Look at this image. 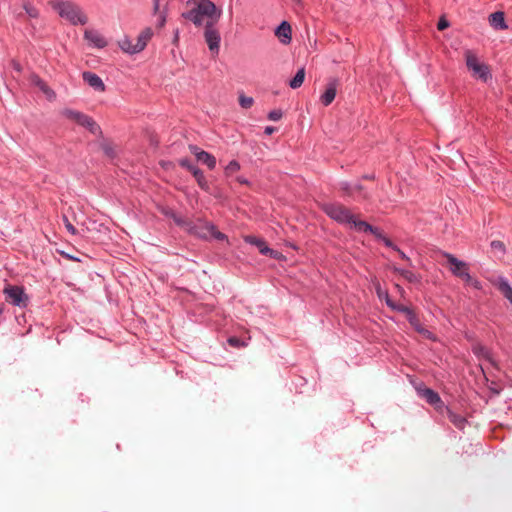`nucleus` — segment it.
<instances>
[{
  "mask_svg": "<svg viewBox=\"0 0 512 512\" xmlns=\"http://www.w3.org/2000/svg\"><path fill=\"white\" fill-rule=\"evenodd\" d=\"M166 22V16L164 14H161L158 20V26L163 27Z\"/></svg>",
  "mask_w": 512,
  "mask_h": 512,
  "instance_id": "nucleus-44",
  "label": "nucleus"
},
{
  "mask_svg": "<svg viewBox=\"0 0 512 512\" xmlns=\"http://www.w3.org/2000/svg\"><path fill=\"white\" fill-rule=\"evenodd\" d=\"M304 79H305V68L301 67L300 69H298L295 76L290 80L289 86L292 89H297L302 86Z\"/></svg>",
  "mask_w": 512,
  "mask_h": 512,
  "instance_id": "nucleus-28",
  "label": "nucleus"
},
{
  "mask_svg": "<svg viewBox=\"0 0 512 512\" xmlns=\"http://www.w3.org/2000/svg\"><path fill=\"white\" fill-rule=\"evenodd\" d=\"M437 26L439 30H444L449 26V23L445 19H440Z\"/></svg>",
  "mask_w": 512,
  "mask_h": 512,
  "instance_id": "nucleus-43",
  "label": "nucleus"
},
{
  "mask_svg": "<svg viewBox=\"0 0 512 512\" xmlns=\"http://www.w3.org/2000/svg\"><path fill=\"white\" fill-rule=\"evenodd\" d=\"M23 9L30 18L36 19L40 15L38 8H36L30 1L23 2Z\"/></svg>",
  "mask_w": 512,
  "mask_h": 512,
  "instance_id": "nucleus-30",
  "label": "nucleus"
},
{
  "mask_svg": "<svg viewBox=\"0 0 512 512\" xmlns=\"http://www.w3.org/2000/svg\"><path fill=\"white\" fill-rule=\"evenodd\" d=\"M171 217L173 218L174 222L178 225V226H182V227H185V229L187 230V223L185 220H183L181 217L177 216L176 214L172 213L171 214Z\"/></svg>",
  "mask_w": 512,
  "mask_h": 512,
  "instance_id": "nucleus-39",
  "label": "nucleus"
},
{
  "mask_svg": "<svg viewBox=\"0 0 512 512\" xmlns=\"http://www.w3.org/2000/svg\"><path fill=\"white\" fill-rule=\"evenodd\" d=\"M394 271L396 273H398L399 275H401L404 279H406L410 283H416L419 281V277L411 270L395 267Z\"/></svg>",
  "mask_w": 512,
  "mask_h": 512,
  "instance_id": "nucleus-29",
  "label": "nucleus"
},
{
  "mask_svg": "<svg viewBox=\"0 0 512 512\" xmlns=\"http://www.w3.org/2000/svg\"><path fill=\"white\" fill-rule=\"evenodd\" d=\"M187 4L194 6L184 12L182 17L191 21L196 27L202 26L205 18L207 22H218L222 15V10L210 0H188Z\"/></svg>",
  "mask_w": 512,
  "mask_h": 512,
  "instance_id": "nucleus-1",
  "label": "nucleus"
},
{
  "mask_svg": "<svg viewBox=\"0 0 512 512\" xmlns=\"http://www.w3.org/2000/svg\"><path fill=\"white\" fill-rule=\"evenodd\" d=\"M375 291L379 300L384 301L391 310L396 311L401 306L390 298L388 291L383 289L379 282L375 283Z\"/></svg>",
  "mask_w": 512,
  "mask_h": 512,
  "instance_id": "nucleus-19",
  "label": "nucleus"
},
{
  "mask_svg": "<svg viewBox=\"0 0 512 512\" xmlns=\"http://www.w3.org/2000/svg\"><path fill=\"white\" fill-rule=\"evenodd\" d=\"M497 286L504 297L512 304V287L508 281L504 277H499Z\"/></svg>",
  "mask_w": 512,
  "mask_h": 512,
  "instance_id": "nucleus-26",
  "label": "nucleus"
},
{
  "mask_svg": "<svg viewBox=\"0 0 512 512\" xmlns=\"http://www.w3.org/2000/svg\"><path fill=\"white\" fill-rule=\"evenodd\" d=\"M340 189L347 195L352 196L356 192H361L363 189V186L359 183L351 184L349 182H341L340 183Z\"/></svg>",
  "mask_w": 512,
  "mask_h": 512,
  "instance_id": "nucleus-27",
  "label": "nucleus"
},
{
  "mask_svg": "<svg viewBox=\"0 0 512 512\" xmlns=\"http://www.w3.org/2000/svg\"><path fill=\"white\" fill-rule=\"evenodd\" d=\"M465 63L473 78L488 82L491 78L489 66L480 61L473 50L467 49L464 52Z\"/></svg>",
  "mask_w": 512,
  "mask_h": 512,
  "instance_id": "nucleus-5",
  "label": "nucleus"
},
{
  "mask_svg": "<svg viewBox=\"0 0 512 512\" xmlns=\"http://www.w3.org/2000/svg\"><path fill=\"white\" fill-rule=\"evenodd\" d=\"M396 252H398L399 256L405 260L406 262H408L409 265H412L411 263V259L398 247V250H396Z\"/></svg>",
  "mask_w": 512,
  "mask_h": 512,
  "instance_id": "nucleus-42",
  "label": "nucleus"
},
{
  "mask_svg": "<svg viewBox=\"0 0 512 512\" xmlns=\"http://www.w3.org/2000/svg\"><path fill=\"white\" fill-rule=\"evenodd\" d=\"M418 396L425 399L426 402L432 405L438 412L443 413L446 405L442 401L440 395L431 388L419 386L416 388Z\"/></svg>",
  "mask_w": 512,
  "mask_h": 512,
  "instance_id": "nucleus-11",
  "label": "nucleus"
},
{
  "mask_svg": "<svg viewBox=\"0 0 512 512\" xmlns=\"http://www.w3.org/2000/svg\"><path fill=\"white\" fill-rule=\"evenodd\" d=\"M187 231L191 235L201 239H208L209 237H213L219 241H224L227 239V236L224 233L218 231L213 223L203 219H197L194 222L187 223Z\"/></svg>",
  "mask_w": 512,
  "mask_h": 512,
  "instance_id": "nucleus-4",
  "label": "nucleus"
},
{
  "mask_svg": "<svg viewBox=\"0 0 512 512\" xmlns=\"http://www.w3.org/2000/svg\"><path fill=\"white\" fill-rule=\"evenodd\" d=\"M274 131H275V128H274V127H272V126H267V127L265 128V131H264V132H265V134H266V135H271Z\"/></svg>",
  "mask_w": 512,
  "mask_h": 512,
  "instance_id": "nucleus-46",
  "label": "nucleus"
},
{
  "mask_svg": "<svg viewBox=\"0 0 512 512\" xmlns=\"http://www.w3.org/2000/svg\"><path fill=\"white\" fill-rule=\"evenodd\" d=\"M30 81L34 86L38 87L49 100L55 99V92L37 74H32L30 76Z\"/></svg>",
  "mask_w": 512,
  "mask_h": 512,
  "instance_id": "nucleus-18",
  "label": "nucleus"
},
{
  "mask_svg": "<svg viewBox=\"0 0 512 512\" xmlns=\"http://www.w3.org/2000/svg\"><path fill=\"white\" fill-rule=\"evenodd\" d=\"M3 293L6 296V300L14 306L25 308L28 305L29 298L23 287L9 285L4 288Z\"/></svg>",
  "mask_w": 512,
  "mask_h": 512,
  "instance_id": "nucleus-8",
  "label": "nucleus"
},
{
  "mask_svg": "<svg viewBox=\"0 0 512 512\" xmlns=\"http://www.w3.org/2000/svg\"><path fill=\"white\" fill-rule=\"evenodd\" d=\"M50 5L61 18L71 25H85L88 22V17L82 8L70 0H54L50 2Z\"/></svg>",
  "mask_w": 512,
  "mask_h": 512,
  "instance_id": "nucleus-2",
  "label": "nucleus"
},
{
  "mask_svg": "<svg viewBox=\"0 0 512 512\" xmlns=\"http://www.w3.org/2000/svg\"><path fill=\"white\" fill-rule=\"evenodd\" d=\"M62 114L75 121L77 124L87 128L92 134L100 135L102 133L100 126L90 116L76 110L65 109Z\"/></svg>",
  "mask_w": 512,
  "mask_h": 512,
  "instance_id": "nucleus-7",
  "label": "nucleus"
},
{
  "mask_svg": "<svg viewBox=\"0 0 512 512\" xmlns=\"http://www.w3.org/2000/svg\"><path fill=\"white\" fill-rule=\"evenodd\" d=\"M254 103V99L252 97L246 96L243 93L239 95V104L244 109H249L252 107Z\"/></svg>",
  "mask_w": 512,
  "mask_h": 512,
  "instance_id": "nucleus-32",
  "label": "nucleus"
},
{
  "mask_svg": "<svg viewBox=\"0 0 512 512\" xmlns=\"http://www.w3.org/2000/svg\"><path fill=\"white\" fill-rule=\"evenodd\" d=\"M443 256L446 258L447 263L449 264L450 272L458 278L462 280H469V266L466 262L459 260L453 254L444 252Z\"/></svg>",
  "mask_w": 512,
  "mask_h": 512,
  "instance_id": "nucleus-9",
  "label": "nucleus"
},
{
  "mask_svg": "<svg viewBox=\"0 0 512 512\" xmlns=\"http://www.w3.org/2000/svg\"><path fill=\"white\" fill-rule=\"evenodd\" d=\"M276 36L283 44H289L291 42V26L287 21H283L275 31Z\"/></svg>",
  "mask_w": 512,
  "mask_h": 512,
  "instance_id": "nucleus-22",
  "label": "nucleus"
},
{
  "mask_svg": "<svg viewBox=\"0 0 512 512\" xmlns=\"http://www.w3.org/2000/svg\"><path fill=\"white\" fill-rule=\"evenodd\" d=\"M489 24L495 30H506L508 25L505 21V15L502 11H496L489 16Z\"/></svg>",
  "mask_w": 512,
  "mask_h": 512,
  "instance_id": "nucleus-20",
  "label": "nucleus"
},
{
  "mask_svg": "<svg viewBox=\"0 0 512 512\" xmlns=\"http://www.w3.org/2000/svg\"><path fill=\"white\" fill-rule=\"evenodd\" d=\"M339 82L337 79H330L326 85L325 91L320 96V101L324 106H329L335 99Z\"/></svg>",
  "mask_w": 512,
  "mask_h": 512,
  "instance_id": "nucleus-15",
  "label": "nucleus"
},
{
  "mask_svg": "<svg viewBox=\"0 0 512 512\" xmlns=\"http://www.w3.org/2000/svg\"><path fill=\"white\" fill-rule=\"evenodd\" d=\"M491 247L495 250H498L502 253L505 252V246L503 244V242L499 241V240H494L491 242Z\"/></svg>",
  "mask_w": 512,
  "mask_h": 512,
  "instance_id": "nucleus-38",
  "label": "nucleus"
},
{
  "mask_svg": "<svg viewBox=\"0 0 512 512\" xmlns=\"http://www.w3.org/2000/svg\"><path fill=\"white\" fill-rule=\"evenodd\" d=\"M240 170V164L236 160H231L224 169L226 176H231L235 172Z\"/></svg>",
  "mask_w": 512,
  "mask_h": 512,
  "instance_id": "nucleus-31",
  "label": "nucleus"
},
{
  "mask_svg": "<svg viewBox=\"0 0 512 512\" xmlns=\"http://www.w3.org/2000/svg\"><path fill=\"white\" fill-rule=\"evenodd\" d=\"M217 22H206L204 29V38L212 53L218 54L221 42V36L216 28Z\"/></svg>",
  "mask_w": 512,
  "mask_h": 512,
  "instance_id": "nucleus-10",
  "label": "nucleus"
},
{
  "mask_svg": "<svg viewBox=\"0 0 512 512\" xmlns=\"http://www.w3.org/2000/svg\"><path fill=\"white\" fill-rule=\"evenodd\" d=\"M323 211L339 224L350 225L354 214L340 203H327L323 205Z\"/></svg>",
  "mask_w": 512,
  "mask_h": 512,
  "instance_id": "nucleus-6",
  "label": "nucleus"
},
{
  "mask_svg": "<svg viewBox=\"0 0 512 512\" xmlns=\"http://www.w3.org/2000/svg\"><path fill=\"white\" fill-rule=\"evenodd\" d=\"M298 8H302V1L301 0H292Z\"/></svg>",
  "mask_w": 512,
  "mask_h": 512,
  "instance_id": "nucleus-49",
  "label": "nucleus"
},
{
  "mask_svg": "<svg viewBox=\"0 0 512 512\" xmlns=\"http://www.w3.org/2000/svg\"><path fill=\"white\" fill-rule=\"evenodd\" d=\"M444 411H446L449 420L457 429L463 430L466 427L467 420L465 417L453 412L448 406L444 408Z\"/></svg>",
  "mask_w": 512,
  "mask_h": 512,
  "instance_id": "nucleus-24",
  "label": "nucleus"
},
{
  "mask_svg": "<svg viewBox=\"0 0 512 512\" xmlns=\"http://www.w3.org/2000/svg\"><path fill=\"white\" fill-rule=\"evenodd\" d=\"M396 311L405 314L408 322L417 332L424 335H430V332L422 326L419 318L411 308L401 304L399 309Z\"/></svg>",
  "mask_w": 512,
  "mask_h": 512,
  "instance_id": "nucleus-13",
  "label": "nucleus"
},
{
  "mask_svg": "<svg viewBox=\"0 0 512 512\" xmlns=\"http://www.w3.org/2000/svg\"><path fill=\"white\" fill-rule=\"evenodd\" d=\"M160 0H154L153 1V9H154V12H158L159 11V7H160Z\"/></svg>",
  "mask_w": 512,
  "mask_h": 512,
  "instance_id": "nucleus-45",
  "label": "nucleus"
},
{
  "mask_svg": "<svg viewBox=\"0 0 512 512\" xmlns=\"http://www.w3.org/2000/svg\"><path fill=\"white\" fill-rule=\"evenodd\" d=\"M83 80L94 90L99 92L105 91V84L103 80L96 74L90 71H85L82 73Z\"/></svg>",
  "mask_w": 512,
  "mask_h": 512,
  "instance_id": "nucleus-17",
  "label": "nucleus"
},
{
  "mask_svg": "<svg viewBox=\"0 0 512 512\" xmlns=\"http://www.w3.org/2000/svg\"><path fill=\"white\" fill-rule=\"evenodd\" d=\"M84 39L93 47L102 49L107 46L106 39L100 32L94 29H86L84 32Z\"/></svg>",
  "mask_w": 512,
  "mask_h": 512,
  "instance_id": "nucleus-16",
  "label": "nucleus"
},
{
  "mask_svg": "<svg viewBox=\"0 0 512 512\" xmlns=\"http://www.w3.org/2000/svg\"><path fill=\"white\" fill-rule=\"evenodd\" d=\"M101 148L107 156L114 157V155H115L114 148L110 143H107V142L102 143Z\"/></svg>",
  "mask_w": 512,
  "mask_h": 512,
  "instance_id": "nucleus-33",
  "label": "nucleus"
},
{
  "mask_svg": "<svg viewBox=\"0 0 512 512\" xmlns=\"http://www.w3.org/2000/svg\"><path fill=\"white\" fill-rule=\"evenodd\" d=\"M63 222H64V225H65V228L67 229V231L71 235H76L77 234L76 228L71 224V222L69 221L68 217L65 216V215L63 216Z\"/></svg>",
  "mask_w": 512,
  "mask_h": 512,
  "instance_id": "nucleus-34",
  "label": "nucleus"
},
{
  "mask_svg": "<svg viewBox=\"0 0 512 512\" xmlns=\"http://www.w3.org/2000/svg\"><path fill=\"white\" fill-rule=\"evenodd\" d=\"M349 227L355 229L358 232H374L373 226L371 224L367 223L366 221L357 220L355 216L353 217V220L351 221Z\"/></svg>",
  "mask_w": 512,
  "mask_h": 512,
  "instance_id": "nucleus-25",
  "label": "nucleus"
},
{
  "mask_svg": "<svg viewBox=\"0 0 512 512\" xmlns=\"http://www.w3.org/2000/svg\"><path fill=\"white\" fill-rule=\"evenodd\" d=\"M373 231H374V232H370V233H371V234H373L377 239H379V240H381V241L386 237V236L383 234V232H382L379 228H377V227H374V226H373Z\"/></svg>",
  "mask_w": 512,
  "mask_h": 512,
  "instance_id": "nucleus-40",
  "label": "nucleus"
},
{
  "mask_svg": "<svg viewBox=\"0 0 512 512\" xmlns=\"http://www.w3.org/2000/svg\"><path fill=\"white\" fill-rule=\"evenodd\" d=\"M153 35L154 32L152 28L146 27L139 33L135 44H133L132 40L128 36H124L118 41V46L122 52L128 55H135L146 48Z\"/></svg>",
  "mask_w": 512,
  "mask_h": 512,
  "instance_id": "nucleus-3",
  "label": "nucleus"
},
{
  "mask_svg": "<svg viewBox=\"0 0 512 512\" xmlns=\"http://www.w3.org/2000/svg\"><path fill=\"white\" fill-rule=\"evenodd\" d=\"M245 242L249 243L251 245L256 246L259 249V252L262 255H270V256H272L274 254V250L269 248L267 246L266 242L263 239H261V238H258V237H255V236H246L245 237Z\"/></svg>",
  "mask_w": 512,
  "mask_h": 512,
  "instance_id": "nucleus-21",
  "label": "nucleus"
},
{
  "mask_svg": "<svg viewBox=\"0 0 512 512\" xmlns=\"http://www.w3.org/2000/svg\"><path fill=\"white\" fill-rule=\"evenodd\" d=\"M236 180H237L240 184H248V183H249V181H248L245 177H243V176H239V177H237V178H236Z\"/></svg>",
  "mask_w": 512,
  "mask_h": 512,
  "instance_id": "nucleus-47",
  "label": "nucleus"
},
{
  "mask_svg": "<svg viewBox=\"0 0 512 512\" xmlns=\"http://www.w3.org/2000/svg\"><path fill=\"white\" fill-rule=\"evenodd\" d=\"M14 68L17 70V71H20L21 70V67L18 63H14L13 64Z\"/></svg>",
  "mask_w": 512,
  "mask_h": 512,
  "instance_id": "nucleus-50",
  "label": "nucleus"
},
{
  "mask_svg": "<svg viewBox=\"0 0 512 512\" xmlns=\"http://www.w3.org/2000/svg\"><path fill=\"white\" fill-rule=\"evenodd\" d=\"M382 242L388 248L393 249L394 251L398 250V246H396L388 237H385Z\"/></svg>",
  "mask_w": 512,
  "mask_h": 512,
  "instance_id": "nucleus-41",
  "label": "nucleus"
},
{
  "mask_svg": "<svg viewBox=\"0 0 512 512\" xmlns=\"http://www.w3.org/2000/svg\"><path fill=\"white\" fill-rule=\"evenodd\" d=\"M179 165L188 171L192 173V175L195 177L197 184L199 187L204 190H209V183L201 169H199L197 166L191 163V161L188 158H182L179 160Z\"/></svg>",
  "mask_w": 512,
  "mask_h": 512,
  "instance_id": "nucleus-12",
  "label": "nucleus"
},
{
  "mask_svg": "<svg viewBox=\"0 0 512 512\" xmlns=\"http://www.w3.org/2000/svg\"><path fill=\"white\" fill-rule=\"evenodd\" d=\"M472 351L477 356V358L479 360H485L492 366L495 365L491 351L488 348H486L485 346L477 344V345L473 346Z\"/></svg>",
  "mask_w": 512,
  "mask_h": 512,
  "instance_id": "nucleus-23",
  "label": "nucleus"
},
{
  "mask_svg": "<svg viewBox=\"0 0 512 512\" xmlns=\"http://www.w3.org/2000/svg\"><path fill=\"white\" fill-rule=\"evenodd\" d=\"M283 113L281 110H272L268 113V119L271 121H278L282 118Z\"/></svg>",
  "mask_w": 512,
  "mask_h": 512,
  "instance_id": "nucleus-35",
  "label": "nucleus"
},
{
  "mask_svg": "<svg viewBox=\"0 0 512 512\" xmlns=\"http://www.w3.org/2000/svg\"><path fill=\"white\" fill-rule=\"evenodd\" d=\"M189 150L196 157L197 161L206 165L210 170L216 167V158L212 154L202 150L196 145H189Z\"/></svg>",
  "mask_w": 512,
  "mask_h": 512,
  "instance_id": "nucleus-14",
  "label": "nucleus"
},
{
  "mask_svg": "<svg viewBox=\"0 0 512 512\" xmlns=\"http://www.w3.org/2000/svg\"><path fill=\"white\" fill-rule=\"evenodd\" d=\"M2 314V309L0 308V315Z\"/></svg>",
  "mask_w": 512,
  "mask_h": 512,
  "instance_id": "nucleus-51",
  "label": "nucleus"
},
{
  "mask_svg": "<svg viewBox=\"0 0 512 512\" xmlns=\"http://www.w3.org/2000/svg\"><path fill=\"white\" fill-rule=\"evenodd\" d=\"M363 179H366V180H373L375 178L374 174H371V175H364L362 177Z\"/></svg>",
  "mask_w": 512,
  "mask_h": 512,
  "instance_id": "nucleus-48",
  "label": "nucleus"
},
{
  "mask_svg": "<svg viewBox=\"0 0 512 512\" xmlns=\"http://www.w3.org/2000/svg\"><path fill=\"white\" fill-rule=\"evenodd\" d=\"M228 343L232 346V347H242L245 345V343L243 341H241L239 338L237 337H230L228 338Z\"/></svg>",
  "mask_w": 512,
  "mask_h": 512,
  "instance_id": "nucleus-37",
  "label": "nucleus"
},
{
  "mask_svg": "<svg viewBox=\"0 0 512 512\" xmlns=\"http://www.w3.org/2000/svg\"><path fill=\"white\" fill-rule=\"evenodd\" d=\"M466 284L472 286L473 288L480 290L482 288V284L479 280L474 279L470 276L469 280H463Z\"/></svg>",
  "mask_w": 512,
  "mask_h": 512,
  "instance_id": "nucleus-36",
  "label": "nucleus"
}]
</instances>
